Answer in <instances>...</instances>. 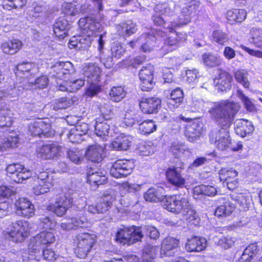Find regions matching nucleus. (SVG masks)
<instances>
[{
	"label": "nucleus",
	"instance_id": "1",
	"mask_svg": "<svg viewBox=\"0 0 262 262\" xmlns=\"http://www.w3.org/2000/svg\"><path fill=\"white\" fill-rule=\"evenodd\" d=\"M239 107L238 103L226 99L213 102V105L208 110L211 120L221 129L225 130L224 133L220 129L212 130L209 134L210 143L219 150H226L231 146V139L227 130L230 127Z\"/></svg>",
	"mask_w": 262,
	"mask_h": 262
},
{
	"label": "nucleus",
	"instance_id": "2",
	"mask_svg": "<svg viewBox=\"0 0 262 262\" xmlns=\"http://www.w3.org/2000/svg\"><path fill=\"white\" fill-rule=\"evenodd\" d=\"M55 241V237L53 232L46 230L40 232L29 241L27 249L22 255L23 262H38L41 246L48 247Z\"/></svg>",
	"mask_w": 262,
	"mask_h": 262
},
{
	"label": "nucleus",
	"instance_id": "3",
	"mask_svg": "<svg viewBox=\"0 0 262 262\" xmlns=\"http://www.w3.org/2000/svg\"><path fill=\"white\" fill-rule=\"evenodd\" d=\"M248 197L244 193H236L230 195L221 197L218 202L219 205L216 208L214 214L218 217L230 216L237 206L245 208L248 205Z\"/></svg>",
	"mask_w": 262,
	"mask_h": 262
},
{
	"label": "nucleus",
	"instance_id": "4",
	"mask_svg": "<svg viewBox=\"0 0 262 262\" xmlns=\"http://www.w3.org/2000/svg\"><path fill=\"white\" fill-rule=\"evenodd\" d=\"M97 242L95 235L88 232H80L73 238L74 253L79 258H86Z\"/></svg>",
	"mask_w": 262,
	"mask_h": 262
},
{
	"label": "nucleus",
	"instance_id": "5",
	"mask_svg": "<svg viewBox=\"0 0 262 262\" xmlns=\"http://www.w3.org/2000/svg\"><path fill=\"white\" fill-rule=\"evenodd\" d=\"M143 237L141 228L135 225L118 229L115 241L122 246H129L141 241Z\"/></svg>",
	"mask_w": 262,
	"mask_h": 262
},
{
	"label": "nucleus",
	"instance_id": "6",
	"mask_svg": "<svg viewBox=\"0 0 262 262\" xmlns=\"http://www.w3.org/2000/svg\"><path fill=\"white\" fill-rule=\"evenodd\" d=\"M162 203L165 209L176 214H185L191 206L188 198L181 194L165 195Z\"/></svg>",
	"mask_w": 262,
	"mask_h": 262
},
{
	"label": "nucleus",
	"instance_id": "7",
	"mask_svg": "<svg viewBox=\"0 0 262 262\" xmlns=\"http://www.w3.org/2000/svg\"><path fill=\"white\" fill-rule=\"evenodd\" d=\"M5 235L15 244L22 243L30 235L29 223L23 220L12 223L10 230L6 233Z\"/></svg>",
	"mask_w": 262,
	"mask_h": 262
},
{
	"label": "nucleus",
	"instance_id": "8",
	"mask_svg": "<svg viewBox=\"0 0 262 262\" xmlns=\"http://www.w3.org/2000/svg\"><path fill=\"white\" fill-rule=\"evenodd\" d=\"M33 193L39 195L48 192L54 186V183L49 171L42 169L35 173L33 178Z\"/></svg>",
	"mask_w": 262,
	"mask_h": 262
},
{
	"label": "nucleus",
	"instance_id": "9",
	"mask_svg": "<svg viewBox=\"0 0 262 262\" xmlns=\"http://www.w3.org/2000/svg\"><path fill=\"white\" fill-rule=\"evenodd\" d=\"M6 172L11 183H22L32 177L31 170L18 163L8 165L6 168Z\"/></svg>",
	"mask_w": 262,
	"mask_h": 262
},
{
	"label": "nucleus",
	"instance_id": "10",
	"mask_svg": "<svg viewBox=\"0 0 262 262\" xmlns=\"http://www.w3.org/2000/svg\"><path fill=\"white\" fill-rule=\"evenodd\" d=\"M73 206V198L67 196L64 193H62L56 198L53 203H49L47 206L46 209L57 216L62 217Z\"/></svg>",
	"mask_w": 262,
	"mask_h": 262
},
{
	"label": "nucleus",
	"instance_id": "11",
	"mask_svg": "<svg viewBox=\"0 0 262 262\" xmlns=\"http://www.w3.org/2000/svg\"><path fill=\"white\" fill-rule=\"evenodd\" d=\"M139 106L144 114H157L162 107V100L155 96L145 95L139 99Z\"/></svg>",
	"mask_w": 262,
	"mask_h": 262
},
{
	"label": "nucleus",
	"instance_id": "12",
	"mask_svg": "<svg viewBox=\"0 0 262 262\" xmlns=\"http://www.w3.org/2000/svg\"><path fill=\"white\" fill-rule=\"evenodd\" d=\"M238 174V171L233 168L223 167L219 170V178L220 182L226 183L228 189L233 191L239 186Z\"/></svg>",
	"mask_w": 262,
	"mask_h": 262
},
{
	"label": "nucleus",
	"instance_id": "13",
	"mask_svg": "<svg viewBox=\"0 0 262 262\" xmlns=\"http://www.w3.org/2000/svg\"><path fill=\"white\" fill-rule=\"evenodd\" d=\"M135 166L133 160L118 159L113 164L110 173L116 178L125 177L132 173Z\"/></svg>",
	"mask_w": 262,
	"mask_h": 262
},
{
	"label": "nucleus",
	"instance_id": "14",
	"mask_svg": "<svg viewBox=\"0 0 262 262\" xmlns=\"http://www.w3.org/2000/svg\"><path fill=\"white\" fill-rule=\"evenodd\" d=\"M155 68L150 63L144 66L139 73L141 81L140 88L142 91L150 92L155 85L154 81Z\"/></svg>",
	"mask_w": 262,
	"mask_h": 262
},
{
	"label": "nucleus",
	"instance_id": "15",
	"mask_svg": "<svg viewBox=\"0 0 262 262\" xmlns=\"http://www.w3.org/2000/svg\"><path fill=\"white\" fill-rule=\"evenodd\" d=\"M28 129L30 135L34 137L47 138L53 135L51 124L42 120L35 121L30 123Z\"/></svg>",
	"mask_w": 262,
	"mask_h": 262
},
{
	"label": "nucleus",
	"instance_id": "16",
	"mask_svg": "<svg viewBox=\"0 0 262 262\" xmlns=\"http://www.w3.org/2000/svg\"><path fill=\"white\" fill-rule=\"evenodd\" d=\"M113 113L111 109H106L102 112L100 115L95 119V130L97 136L104 137L107 136L110 129V125L106 121L112 119Z\"/></svg>",
	"mask_w": 262,
	"mask_h": 262
},
{
	"label": "nucleus",
	"instance_id": "17",
	"mask_svg": "<svg viewBox=\"0 0 262 262\" xmlns=\"http://www.w3.org/2000/svg\"><path fill=\"white\" fill-rule=\"evenodd\" d=\"M61 146L58 143L52 142L43 144L36 149L38 157L44 160H53L57 158L60 155Z\"/></svg>",
	"mask_w": 262,
	"mask_h": 262
},
{
	"label": "nucleus",
	"instance_id": "18",
	"mask_svg": "<svg viewBox=\"0 0 262 262\" xmlns=\"http://www.w3.org/2000/svg\"><path fill=\"white\" fill-rule=\"evenodd\" d=\"M180 248V240L176 237L168 236L162 242L160 251V256H174Z\"/></svg>",
	"mask_w": 262,
	"mask_h": 262
},
{
	"label": "nucleus",
	"instance_id": "19",
	"mask_svg": "<svg viewBox=\"0 0 262 262\" xmlns=\"http://www.w3.org/2000/svg\"><path fill=\"white\" fill-rule=\"evenodd\" d=\"M14 206L15 213L19 216L29 218L34 214V206L27 198H18L15 200Z\"/></svg>",
	"mask_w": 262,
	"mask_h": 262
},
{
	"label": "nucleus",
	"instance_id": "20",
	"mask_svg": "<svg viewBox=\"0 0 262 262\" xmlns=\"http://www.w3.org/2000/svg\"><path fill=\"white\" fill-rule=\"evenodd\" d=\"M107 178L102 171H95L90 167L86 170V182L91 186L98 188L100 185H103L107 183Z\"/></svg>",
	"mask_w": 262,
	"mask_h": 262
},
{
	"label": "nucleus",
	"instance_id": "21",
	"mask_svg": "<svg viewBox=\"0 0 262 262\" xmlns=\"http://www.w3.org/2000/svg\"><path fill=\"white\" fill-rule=\"evenodd\" d=\"M88 220L84 215H76L67 218V222H62L60 227L63 231L76 230L79 228L86 227Z\"/></svg>",
	"mask_w": 262,
	"mask_h": 262
},
{
	"label": "nucleus",
	"instance_id": "22",
	"mask_svg": "<svg viewBox=\"0 0 262 262\" xmlns=\"http://www.w3.org/2000/svg\"><path fill=\"white\" fill-rule=\"evenodd\" d=\"M165 176L168 182L177 188H183L185 186V179L182 176L181 171L175 166L167 168Z\"/></svg>",
	"mask_w": 262,
	"mask_h": 262
},
{
	"label": "nucleus",
	"instance_id": "23",
	"mask_svg": "<svg viewBox=\"0 0 262 262\" xmlns=\"http://www.w3.org/2000/svg\"><path fill=\"white\" fill-rule=\"evenodd\" d=\"M207 241L202 237L192 235L188 238L185 245V248L188 252H199L205 249Z\"/></svg>",
	"mask_w": 262,
	"mask_h": 262
},
{
	"label": "nucleus",
	"instance_id": "24",
	"mask_svg": "<svg viewBox=\"0 0 262 262\" xmlns=\"http://www.w3.org/2000/svg\"><path fill=\"white\" fill-rule=\"evenodd\" d=\"M183 91L179 88L173 89L170 94V97L166 101V107L171 111H174L181 105L184 101Z\"/></svg>",
	"mask_w": 262,
	"mask_h": 262
},
{
	"label": "nucleus",
	"instance_id": "25",
	"mask_svg": "<svg viewBox=\"0 0 262 262\" xmlns=\"http://www.w3.org/2000/svg\"><path fill=\"white\" fill-rule=\"evenodd\" d=\"M53 28L56 38L62 40L68 35L69 21L66 18L59 17L54 23Z\"/></svg>",
	"mask_w": 262,
	"mask_h": 262
},
{
	"label": "nucleus",
	"instance_id": "26",
	"mask_svg": "<svg viewBox=\"0 0 262 262\" xmlns=\"http://www.w3.org/2000/svg\"><path fill=\"white\" fill-rule=\"evenodd\" d=\"M22 41L18 38H12L2 42L1 48L6 54L13 55L20 51L23 47Z\"/></svg>",
	"mask_w": 262,
	"mask_h": 262
},
{
	"label": "nucleus",
	"instance_id": "27",
	"mask_svg": "<svg viewBox=\"0 0 262 262\" xmlns=\"http://www.w3.org/2000/svg\"><path fill=\"white\" fill-rule=\"evenodd\" d=\"M83 74L88 81H100L102 71L96 63H88L83 67Z\"/></svg>",
	"mask_w": 262,
	"mask_h": 262
},
{
	"label": "nucleus",
	"instance_id": "28",
	"mask_svg": "<svg viewBox=\"0 0 262 262\" xmlns=\"http://www.w3.org/2000/svg\"><path fill=\"white\" fill-rule=\"evenodd\" d=\"M143 119V115L138 110L129 109L125 112L122 122L126 126L132 127L139 124Z\"/></svg>",
	"mask_w": 262,
	"mask_h": 262
},
{
	"label": "nucleus",
	"instance_id": "29",
	"mask_svg": "<svg viewBox=\"0 0 262 262\" xmlns=\"http://www.w3.org/2000/svg\"><path fill=\"white\" fill-rule=\"evenodd\" d=\"M104 154V148L96 144L90 145L85 151V155L88 159L95 163L102 161Z\"/></svg>",
	"mask_w": 262,
	"mask_h": 262
},
{
	"label": "nucleus",
	"instance_id": "30",
	"mask_svg": "<svg viewBox=\"0 0 262 262\" xmlns=\"http://www.w3.org/2000/svg\"><path fill=\"white\" fill-rule=\"evenodd\" d=\"M232 76L228 72L222 70L215 80L219 90L221 91H227L232 87Z\"/></svg>",
	"mask_w": 262,
	"mask_h": 262
},
{
	"label": "nucleus",
	"instance_id": "31",
	"mask_svg": "<svg viewBox=\"0 0 262 262\" xmlns=\"http://www.w3.org/2000/svg\"><path fill=\"white\" fill-rule=\"evenodd\" d=\"M247 14L244 9H231L227 10L226 18L231 24H240L245 20Z\"/></svg>",
	"mask_w": 262,
	"mask_h": 262
},
{
	"label": "nucleus",
	"instance_id": "32",
	"mask_svg": "<svg viewBox=\"0 0 262 262\" xmlns=\"http://www.w3.org/2000/svg\"><path fill=\"white\" fill-rule=\"evenodd\" d=\"M254 127L251 121L247 119H239L234 128L235 133L241 137H245L253 132Z\"/></svg>",
	"mask_w": 262,
	"mask_h": 262
},
{
	"label": "nucleus",
	"instance_id": "33",
	"mask_svg": "<svg viewBox=\"0 0 262 262\" xmlns=\"http://www.w3.org/2000/svg\"><path fill=\"white\" fill-rule=\"evenodd\" d=\"M131 136L120 134L112 142V147L117 150H126L132 145Z\"/></svg>",
	"mask_w": 262,
	"mask_h": 262
},
{
	"label": "nucleus",
	"instance_id": "34",
	"mask_svg": "<svg viewBox=\"0 0 262 262\" xmlns=\"http://www.w3.org/2000/svg\"><path fill=\"white\" fill-rule=\"evenodd\" d=\"M173 35H168L165 39L164 45L168 47H179L186 41L187 35L185 32H176Z\"/></svg>",
	"mask_w": 262,
	"mask_h": 262
},
{
	"label": "nucleus",
	"instance_id": "35",
	"mask_svg": "<svg viewBox=\"0 0 262 262\" xmlns=\"http://www.w3.org/2000/svg\"><path fill=\"white\" fill-rule=\"evenodd\" d=\"M202 57L203 64L208 68H216L222 64L221 57L212 53H205L202 55Z\"/></svg>",
	"mask_w": 262,
	"mask_h": 262
},
{
	"label": "nucleus",
	"instance_id": "36",
	"mask_svg": "<svg viewBox=\"0 0 262 262\" xmlns=\"http://www.w3.org/2000/svg\"><path fill=\"white\" fill-rule=\"evenodd\" d=\"M114 200L110 194L104 195L101 197L99 201L97 203L96 210L99 213L105 212L111 208Z\"/></svg>",
	"mask_w": 262,
	"mask_h": 262
},
{
	"label": "nucleus",
	"instance_id": "37",
	"mask_svg": "<svg viewBox=\"0 0 262 262\" xmlns=\"http://www.w3.org/2000/svg\"><path fill=\"white\" fill-rule=\"evenodd\" d=\"M139 130L144 135H149L157 130V125L155 121L152 119L143 120L139 123Z\"/></svg>",
	"mask_w": 262,
	"mask_h": 262
},
{
	"label": "nucleus",
	"instance_id": "38",
	"mask_svg": "<svg viewBox=\"0 0 262 262\" xmlns=\"http://www.w3.org/2000/svg\"><path fill=\"white\" fill-rule=\"evenodd\" d=\"M85 126H86L85 125ZM87 126L82 128V126L77 125L70 130L68 134V138L69 140L72 143H78L81 139V137L85 135L87 133Z\"/></svg>",
	"mask_w": 262,
	"mask_h": 262
},
{
	"label": "nucleus",
	"instance_id": "39",
	"mask_svg": "<svg viewBox=\"0 0 262 262\" xmlns=\"http://www.w3.org/2000/svg\"><path fill=\"white\" fill-rule=\"evenodd\" d=\"M28 0H2L1 6L7 11L21 9L27 4Z\"/></svg>",
	"mask_w": 262,
	"mask_h": 262
},
{
	"label": "nucleus",
	"instance_id": "40",
	"mask_svg": "<svg viewBox=\"0 0 262 262\" xmlns=\"http://www.w3.org/2000/svg\"><path fill=\"white\" fill-rule=\"evenodd\" d=\"M18 143V138L17 136L9 135L7 137H2L0 136V151L16 147Z\"/></svg>",
	"mask_w": 262,
	"mask_h": 262
},
{
	"label": "nucleus",
	"instance_id": "41",
	"mask_svg": "<svg viewBox=\"0 0 262 262\" xmlns=\"http://www.w3.org/2000/svg\"><path fill=\"white\" fill-rule=\"evenodd\" d=\"M259 252V248L257 243H251L245 249L242 256L252 261L257 258Z\"/></svg>",
	"mask_w": 262,
	"mask_h": 262
},
{
	"label": "nucleus",
	"instance_id": "42",
	"mask_svg": "<svg viewBox=\"0 0 262 262\" xmlns=\"http://www.w3.org/2000/svg\"><path fill=\"white\" fill-rule=\"evenodd\" d=\"M126 92L122 86H114L110 90L108 95L110 99L114 102H118L126 96Z\"/></svg>",
	"mask_w": 262,
	"mask_h": 262
},
{
	"label": "nucleus",
	"instance_id": "43",
	"mask_svg": "<svg viewBox=\"0 0 262 262\" xmlns=\"http://www.w3.org/2000/svg\"><path fill=\"white\" fill-rule=\"evenodd\" d=\"M210 38L212 42L222 46H224L228 40L226 33L220 29L213 31Z\"/></svg>",
	"mask_w": 262,
	"mask_h": 262
},
{
	"label": "nucleus",
	"instance_id": "44",
	"mask_svg": "<svg viewBox=\"0 0 262 262\" xmlns=\"http://www.w3.org/2000/svg\"><path fill=\"white\" fill-rule=\"evenodd\" d=\"M201 2L199 0H191L183 9V13L186 16H192L196 15L200 11Z\"/></svg>",
	"mask_w": 262,
	"mask_h": 262
},
{
	"label": "nucleus",
	"instance_id": "45",
	"mask_svg": "<svg viewBox=\"0 0 262 262\" xmlns=\"http://www.w3.org/2000/svg\"><path fill=\"white\" fill-rule=\"evenodd\" d=\"M234 77L236 82L242 84L245 88L250 87V83L248 78V73L243 69H237L234 72Z\"/></svg>",
	"mask_w": 262,
	"mask_h": 262
},
{
	"label": "nucleus",
	"instance_id": "46",
	"mask_svg": "<svg viewBox=\"0 0 262 262\" xmlns=\"http://www.w3.org/2000/svg\"><path fill=\"white\" fill-rule=\"evenodd\" d=\"M250 40L255 47L262 49V29L251 28L250 31Z\"/></svg>",
	"mask_w": 262,
	"mask_h": 262
},
{
	"label": "nucleus",
	"instance_id": "47",
	"mask_svg": "<svg viewBox=\"0 0 262 262\" xmlns=\"http://www.w3.org/2000/svg\"><path fill=\"white\" fill-rule=\"evenodd\" d=\"M157 251V248L154 246H146L143 250L141 262H155Z\"/></svg>",
	"mask_w": 262,
	"mask_h": 262
},
{
	"label": "nucleus",
	"instance_id": "48",
	"mask_svg": "<svg viewBox=\"0 0 262 262\" xmlns=\"http://www.w3.org/2000/svg\"><path fill=\"white\" fill-rule=\"evenodd\" d=\"M61 11L66 15L75 16L78 13L76 1L65 2L61 6Z\"/></svg>",
	"mask_w": 262,
	"mask_h": 262
},
{
	"label": "nucleus",
	"instance_id": "49",
	"mask_svg": "<svg viewBox=\"0 0 262 262\" xmlns=\"http://www.w3.org/2000/svg\"><path fill=\"white\" fill-rule=\"evenodd\" d=\"M89 81V84L85 91L87 96L93 97L102 91V85L100 84V81Z\"/></svg>",
	"mask_w": 262,
	"mask_h": 262
},
{
	"label": "nucleus",
	"instance_id": "50",
	"mask_svg": "<svg viewBox=\"0 0 262 262\" xmlns=\"http://www.w3.org/2000/svg\"><path fill=\"white\" fill-rule=\"evenodd\" d=\"M67 91L75 92L79 90L84 84V80L77 79L73 81H66L65 83Z\"/></svg>",
	"mask_w": 262,
	"mask_h": 262
},
{
	"label": "nucleus",
	"instance_id": "51",
	"mask_svg": "<svg viewBox=\"0 0 262 262\" xmlns=\"http://www.w3.org/2000/svg\"><path fill=\"white\" fill-rule=\"evenodd\" d=\"M94 19L90 16L82 17L78 21L79 27L81 29L87 31H92L94 27Z\"/></svg>",
	"mask_w": 262,
	"mask_h": 262
},
{
	"label": "nucleus",
	"instance_id": "52",
	"mask_svg": "<svg viewBox=\"0 0 262 262\" xmlns=\"http://www.w3.org/2000/svg\"><path fill=\"white\" fill-rule=\"evenodd\" d=\"M12 123V118L6 110L4 109L0 110V127H10Z\"/></svg>",
	"mask_w": 262,
	"mask_h": 262
},
{
	"label": "nucleus",
	"instance_id": "53",
	"mask_svg": "<svg viewBox=\"0 0 262 262\" xmlns=\"http://www.w3.org/2000/svg\"><path fill=\"white\" fill-rule=\"evenodd\" d=\"M237 93L239 98L244 102L245 106L247 111L252 112L255 110V106L254 103L243 93L242 91L238 90Z\"/></svg>",
	"mask_w": 262,
	"mask_h": 262
},
{
	"label": "nucleus",
	"instance_id": "54",
	"mask_svg": "<svg viewBox=\"0 0 262 262\" xmlns=\"http://www.w3.org/2000/svg\"><path fill=\"white\" fill-rule=\"evenodd\" d=\"M144 198L146 201L151 202H158L160 199L156 189L153 187L149 188L145 192Z\"/></svg>",
	"mask_w": 262,
	"mask_h": 262
},
{
	"label": "nucleus",
	"instance_id": "55",
	"mask_svg": "<svg viewBox=\"0 0 262 262\" xmlns=\"http://www.w3.org/2000/svg\"><path fill=\"white\" fill-rule=\"evenodd\" d=\"M137 149L141 156H148L152 152L153 150L150 145L146 142H141L138 145Z\"/></svg>",
	"mask_w": 262,
	"mask_h": 262
},
{
	"label": "nucleus",
	"instance_id": "56",
	"mask_svg": "<svg viewBox=\"0 0 262 262\" xmlns=\"http://www.w3.org/2000/svg\"><path fill=\"white\" fill-rule=\"evenodd\" d=\"M235 239L229 235L223 236L219 240V245L224 249L231 248L234 244Z\"/></svg>",
	"mask_w": 262,
	"mask_h": 262
},
{
	"label": "nucleus",
	"instance_id": "57",
	"mask_svg": "<svg viewBox=\"0 0 262 262\" xmlns=\"http://www.w3.org/2000/svg\"><path fill=\"white\" fill-rule=\"evenodd\" d=\"M49 81L48 77L47 75H42L35 79L34 84L37 88L43 89L47 87Z\"/></svg>",
	"mask_w": 262,
	"mask_h": 262
},
{
	"label": "nucleus",
	"instance_id": "58",
	"mask_svg": "<svg viewBox=\"0 0 262 262\" xmlns=\"http://www.w3.org/2000/svg\"><path fill=\"white\" fill-rule=\"evenodd\" d=\"M80 151L78 149H70L67 151L68 157L73 162L78 164L81 161Z\"/></svg>",
	"mask_w": 262,
	"mask_h": 262
},
{
	"label": "nucleus",
	"instance_id": "59",
	"mask_svg": "<svg viewBox=\"0 0 262 262\" xmlns=\"http://www.w3.org/2000/svg\"><path fill=\"white\" fill-rule=\"evenodd\" d=\"M55 76L59 79H63L66 75L70 74V70L63 68L62 63L54 67Z\"/></svg>",
	"mask_w": 262,
	"mask_h": 262
},
{
	"label": "nucleus",
	"instance_id": "60",
	"mask_svg": "<svg viewBox=\"0 0 262 262\" xmlns=\"http://www.w3.org/2000/svg\"><path fill=\"white\" fill-rule=\"evenodd\" d=\"M42 256L44 259L48 261H53L56 258L54 251L52 249L47 248V247L43 249Z\"/></svg>",
	"mask_w": 262,
	"mask_h": 262
},
{
	"label": "nucleus",
	"instance_id": "61",
	"mask_svg": "<svg viewBox=\"0 0 262 262\" xmlns=\"http://www.w3.org/2000/svg\"><path fill=\"white\" fill-rule=\"evenodd\" d=\"M69 100L66 97L56 99L55 102L54 108L56 110L66 109L69 106Z\"/></svg>",
	"mask_w": 262,
	"mask_h": 262
},
{
	"label": "nucleus",
	"instance_id": "62",
	"mask_svg": "<svg viewBox=\"0 0 262 262\" xmlns=\"http://www.w3.org/2000/svg\"><path fill=\"white\" fill-rule=\"evenodd\" d=\"M14 194V191L9 187L5 185L0 186V199H8Z\"/></svg>",
	"mask_w": 262,
	"mask_h": 262
},
{
	"label": "nucleus",
	"instance_id": "63",
	"mask_svg": "<svg viewBox=\"0 0 262 262\" xmlns=\"http://www.w3.org/2000/svg\"><path fill=\"white\" fill-rule=\"evenodd\" d=\"M185 213L187 215L186 217V220L189 222L191 223L192 224H194L195 222L194 221H196L198 222V216L196 211L192 209L191 206L190 207V209H189L187 212H185Z\"/></svg>",
	"mask_w": 262,
	"mask_h": 262
},
{
	"label": "nucleus",
	"instance_id": "64",
	"mask_svg": "<svg viewBox=\"0 0 262 262\" xmlns=\"http://www.w3.org/2000/svg\"><path fill=\"white\" fill-rule=\"evenodd\" d=\"M240 48L245 52L248 53L249 55L257 57H262V52L259 51H256L253 49H251L243 45L240 46Z\"/></svg>",
	"mask_w": 262,
	"mask_h": 262
}]
</instances>
